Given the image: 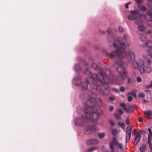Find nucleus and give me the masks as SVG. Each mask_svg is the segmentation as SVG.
Returning <instances> with one entry per match:
<instances>
[{"label":"nucleus","mask_w":152,"mask_h":152,"mask_svg":"<svg viewBox=\"0 0 152 152\" xmlns=\"http://www.w3.org/2000/svg\"><path fill=\"white\" fill-rule=\"evenodd\" d=\"M75 68L76 69L77 68V69H76L77 70H79L80 69V68L79 66L78 65H76L75 66Z\"/></svg>","instance_id":"obj_40"},{"label":"nucleus","mask_w":152,"mask_h":152,"mask_svg":"<svg viewBox=\"0 0 152 152\" xmlns=\"http://www.w3.org/2000/svg\"><path fill=\"white\" fill-rule=\"evenodd\" d=\"M118 126L121 127L123 129H124L125 127V125L123 123H121L120 122H118Z\"/></svg>","instance_id":"obj_19"},{"label":"nucleus","mask_w":152,"mask_h":152,"mask_svg":"<svg viewBox=\"0 0 152 152\" xmlns=\"http://www.w3.org/2000/svg\"><path fill=\"white\" fill-rule=\"evenodd\" d=\"M124 113V112L122 111L121 109H118L116 113L114 114V116L115 118L118 119H121V117L120 116L122 115Z\"/></svg>","instance_id":"obj_12"},{"label":"nucleus","mask_w":152,"mask_h":152,"mask_svg":"<svg viewBox=\"0 0 152 152\" xmlns=\"http://www.w3.org/2000/svg\"><path fill=\"white\" fill-rule=\"evenodd\" d=\"M84 74L85 75H89L91 74V72L89 71L87 69H86L84 72Z\"/></svg>","instance_id":"obj_24"},{"label":"nucleus","mask_w":152,"mask_h":152,"mask_svg":"<svg viewBox=\"0 0 152 152\" xmlns=\"http://www.w3.org/2000/svg\"><path fill=\"white\" fill-rule=\"evenodd\" d=\"M139 97L143 98L145 97L144 94L142 93H140L138 94Z\"/></svg>","instance_id":"obj_28"},{"label":"nucleus","mask_w":152,"mask_h":152,"mask_svg":"<svg viewBox=\"0 0 152 152\" xmlns=\"http://www.w3.org/2000/svg\"><path fill=\"white\" fill-rule=\"evenodd\" d=\"M113 142L114 143V144L115 145H117L118 143V141L117 140L116 137H113Z\"/></svg>","instance_id":"obj_23"},{"label":"nucleus","mask_w":152,"mask_h":152,"mask_svg":"<svg viewBox=\"0 0 152 152\" xmlns=\"http://www.w3.org/2000/svg\"><path fill=\"white\" fill-rule=\"evenodd\" d=\"M150 87H152V82H151V83Z\"/></svg>","instance_id":"obj_49"},{"label":"nucleus","mask_w":152,"mask_h":152,"mask_svg":"<svg viewBox=\"0 0 152 152\" xmlns=\"http://www.w3.org/2000/svg\"><path fill=\"white\" fill-rule=\"evenodd\" d=\"M119 133V131H118L117 129H112L111 133L112 134L113 136H116L117 134Z\"/></svg>","instance_id":"obj_15"},{"label":"nucleus","mask_w":152,"mask_h":152,"mask_svg":"<svg viewBox=\"0 0 152 152\" xmlns=\"http://www.w3.org/2000/svg\"><path fill=\"white\" fill-rule=\"evenodd\" d=\"M142 132L141 131H140L137 134L134 138V145H136L140 141Z\"/></svg>","instance_id":"obj_11"},{"label":"nucleus","mask_w":152,"mask_h":152,"mask_svg":"<svg viewBox=\"0 0 152 152\" xmlns=\"http://www.w3.org/2000/svg\"><path fill=\"white\" fill-rule=\"evenodd\" d=\"M92 67L95 69H99V67L95 63H93L92 65Z\"/></svg>","instance_id":"obj_20"},{"label":"nucleus","mask_w":152,"mask_h":152,"mask_svg":"<svg viewBox=\"0 0 152 152\" xmlns=\"http://www.w3.org/2000/svg\"><path fill=\"white\" fill-rule=\"evenodd\" d=\"M131 4V2H129L127 3H126L125 4V7L126 8L128 9L129 8L128 5Z\"/></svg>","instance_id":"obj_35"},{"label":"nucleus","mask_w":152,"mask_h":152,"mask_svg":"<svg viewBox=\"0 0 152 152\" xmlns=\"http://www.w3.org/2000/svg\"><path fill=\"white\" fill-rule=\"evenodd\" d=\"M132 134L136 136L137 135V132L136 129H133L132 132Z\"/></svg>","instance_id":"obj_27"},{"label":"nucleus","mask_w":152,"mask_h":152,"mask_svg":"<svg viewBox=\"0 0 152 152\" xmlns=\"http://www.w3.org/2000/svg\"><path fill=\"white\" fill-rule=\"evenodd\" d=\"M118 29H119V31L120 32H123V31H124L123 28L120 27H119Z\"/></svg>","instance_id":"obj_37"},{"label":"nucleus","mask_w":152,"mask_h":152,"mask_svg":"<svg viewBox=\"0 0 152 152\" xmlns=\"http://www.w3.org/2000/svg\"><path fill=\"white\" fill-rule=\"evenodd\" d=\"M124 39H126V37H124Z\"/></svg>","instance_id":"obj_54"},{"label":"nucleus","mask_w":152,"mask_h":152,"mask_svg":"<svg viewBox=\"0 0 152 152\" xmlns=\"http://www.w3.org/2000/svg\"><path fill=\"white\" fill-rule=\"evenodd\" d=\"M99 142V141L97 139H91L87 140L86 143L87 145H92L97 144Z\"/></svg>","instance_id":"obj_10"},{"label":"nucleus","mask_w":152,"mask_h":152,"mask_svg":"<svg viewBox=\"0 0 152 152\" xmlns=\"http://www.w3.org/2000/svg\"><path fill=\"white\" fill-rule=\"evenodd\" d=\"M116 145L118 146L120 149H121L123 147L121 144L118 143Z\"/></svg>","instance_id":"obj_31"},{"label":"nucleus","mask_w":152,"mask_h":152,"mask_svg":"<svg viewBox=\"0 0 152 152\" xmlns=\"http://www.w3.org/2000/svg\"><path fill=\"white\" fill-rule=\"evenodd\" d=\"M131 94V93H129V94H128V95H130V94Z\"/></svg>","instance_id":"obj_51"},{"label":"nucleus","mask_w":152,"mask_h":152,"mask_svg":"<svg viewBox=\"0 0 152 152\" xmlns=\"http://www.w3.org/2000/svg\"><path fill=\"white\" fill-rule=\"evenodd\" d=\"M109 99L110 101H113L114 100V97L113 96L110 97L109 98Z\"/></svg>","instance_id":"obj_42"},{"label":"nucleus","mask_w":152,"mask_h":152,"mask_svg":"<svg viewBox=\"0 0 152 152\" xmlns=\"http://www.w3.org/2000/svg\"><path fill=\"white\" fill-rule=\"evenodd\" d=\"M114 152V151H112L111 152Z\"/></svg>","instance_id":"obj_52"},{"label":"nucleus","mask_w":152,"mask_h":152,"mask_svg":"<svg viewBox=\"0 0 152 152\" xmlns=\"http://www.w3.org/2000/svg\"><path fill=\"white\" fill-rule=\"evenodd\" d=\"M134 96H136V95H135V94H134Z\"/></svg>","instance_id":"obj_55"},{"label":"nucleus","mask_w":152,"mask_h":152,"mask_svg":"<svg viewBox=\"0 0 152 152\" xmlns=\"http://www.w3.org/2000/svg\"><path fill=\"white\" fill-rule=\"evenodd\" d=\"M138 25V28L139 30L141 31H143L145 29V28L143 26V23L141 20L136 23Z\"/></svg>","instance_id":"obj_14"},{"label":"nucleus","mask_w":152,"mask_h":152,"mask_svg":"<svg viewBox=\"0 0 152 152\" xmlns=\"http://www.w3.org/2000/svg\"><path fill=\"white\" fill-rule=\"evenodd\" d=\"M135 55L132 51H129L127 61L130 64H132L133 67L136 69H138L141 73H149L151 72L152 69L151 67V61L150 60L139 59L137 61L135 60Z\"/></svg>","instance_id":"obj_3"},{"label":"nucleus","mask_w":152,"mask_h":152,"mask_svg":"<svg viewBox=\"0 0 152 152\" xmlns=\"http://www.w3.org/2000/svg\"><path fill=\"white\" fill-rule=\"evenodd\" d=\"M129 108H132V109L133 110H134V107H133L132 106H130L129 107Z\"/></svg>","instance_id":"obj_47"},{"label":"nucleus","mask_w":152,"mask_h":152,"mask_svg":"<svg viewBox=\"0 0 152 152\" xmlns=\"http://www.w3.org/2000/svg\"><path fill=\"white\" fill-rule=\"evenodd\" d=\"M140 8L141 10L143 11H145L146 9V8L145 6L142 5L140 6Z\"/></svg>","instance_id":"obj_25"},{"label":"nucleus","mask_w":152,"mask_h":152,"mask_svg":"<svg viewBox=\"0 0 152 152\" xmlns=\"http://www.w3.org/2000/svg\"><path fill=\"white\" fill-rule=\"evenodd\" d=\"M78 80H79L80 81V79L79 77L76 78L74 79V81H77Z\"/></svg>","instance_id":"obj_44"},{"label":"nucleus","mask_w":152,"mask_h":152,"mask_svg":"<svg viewBox=\"0 0 152 152\" xmlns=\"http://www.w3.org/2000/svg\"><path fill=\"white\" fill-rule=\"evenodd\" d=\"M121 38H120L115 40L113 46L115 50L112 51L110 53H107V56L111 59L115 58V64L118 66L117 67V70L121 79L116 77L112 74L110 70L107 69H100L99 74H93L87 77L85 81L81 83L82 89L87 90L90 81H93V84H91L92 90L89 91L88 93L90 99L87 100L85 103L86 105L96 106L98 105L96 100L97 95L94 91H97L101 96H107L109 93L107 90V88H106L105 90L102 89L103 84H108L109 82L120 84L122 83V81L126 78L127 71L126 68L127 66V64L123 60L126 54L124 51L126 45L121 41Z\"/></svg>","instance_id":"obj_1"},{"label":"nucleus","mask_w":152,"mask_h":152,"mask_svg":"<svg viewBox=\"0 0 152 152\" xmlns=\"http://www.w3.org/2000/svg\"><path fill=\"white\" fill-rule=\"evenodd\" d=\"M132 99V98L131 96H128V101L129 102H131Z\"/></svg>","instance_id":"obj_36"},{"label":"nucleus","mask_w":152,"mask_h":152,"mask_svg":"<svg viewBox=\"0 0 152 152\" xmlns=\"http://www.w3.org/2000/svg\"><path fill=\"white\" fill-rule=\"evenodd\" d=\"M125 90L123 86H121L120 88V90L122 92H124Z\"/></svg>","instance_id":"obj_29"},{"label":"nucleus","mask_w":152,"mask_h":152,"mask_svg":"<svg viewBox=\"0 0 152 152\" xmlns=\"http://www.w3.org/2000/svg\"><path fill=\"white\" fill-rule=\"evenodd\" d=\"M131 82V80L130 78H128L127 80V83H129Z\"/></svg>","instance_id":"obj_46"},{"label":"nucleus","mask_w":152,"mask_h":152,"mask_svg":"<svg viewBox=\"0 0 152 152\" xmlns=\"http://www.w3.org/2000/svg\"><path fill=\"white\" fill-rule=\"evenodd\" d=\"M132 129V127H129V126H128L126 129V142H128L130 139Z\"/></svg>","instance_id":"obj_9"},{"label":"nucleus","mask_w":152,"mask_h":152,"mask_svg":"<svg viewBox=\"0 0 152 152\" xmlns=\"http://www.w3.org/2000/svg\"><path fill=\"white\" fill-rule=\"evenodd\" d=\"M124 109L127 112H129V110L126 108V107L124 108Z\"/></svg>","instance_id":"obj_45"},{"label":"nucleus","mask_w":152,"mask_h":152,"mask_svg":"<svg viewBox=\"0 0 152 152\" xmlns=\"http://www.w3.org/2000/svg\"><path fill=\"white\" fill-rule=\"evenodd\" d=\"M148 3L147 4L148 7L150 8V10L147 12V15L146 16V18L147 20L151 21L152 20V12L151 9L152 8V0H147Z\"/></svg>","instance_id":"obj_7"},{"label":"nucleus","mask_w":152,"mask_h":152,"mask_svg":"<svg viewBox=\"0 0 152 152\" xmlns=\"http://www.w3.org/2000/svg\"><path fill=\"white\" fill-rule=\"evenodd\" d=\"M92 123L94 124L92 125L87 126L84 130V133L86 135H89L91 134L93 132L97 131L99 130L98 128L95 125L98 124H95L92 122H89V123Z\"/></svg>","instance_id":"obj_5"},{"label":"nucleus","mask_w":152,"mask_h":152,"mask_svg":"<svg viewBox=\"0 0 152 152\" xmlns=\"http://www.w3.org/2000/svg\"><path fill=\"white\" fill-rule=\"evenodd\" d=\"M110 148L112 150V151H114V147L112 142H110Z\"/></svg>","instance_id":"obj_21"},{"label":"nucleus","mask_w":152,"mask_h":152,"mask_svg":"<svg viewBox=\"0 0 152 152\" xmlns=\"http://www.w3.org/2000/svg\"><path fill=\"white\" fill-rule=\"evenodd\" d=\"M107 33L109 34H110L112 32V30L110 28H108L107 30Z\"/></svg>","instance_id":"obj_41"},{"label":"nucleus","mask_w":152,"mask_h":152,"mask_svg":"<svg viewBox=\"0 0 152 152\" xmlns=\"http://www.w3.org/2000/svg\"><path fill=\"white\" fill-rule=\"evenodd\" d=\"M130 12V15L128 17L129 20H134L136 23L141 20L142 16L139 13L138 11L136 10H131Z\"/></svg>","instance_id":"obj_4"},{"label":"nucleus","mask_w":152,"mask_h":152,"mask_svg":"<svg viewBox=\"0 0 152 152\" xmlns=\"http://www.w3.org/2000/svg\"><path fill=\"white\" fill-rule=\"evenodd\" d=\"M143 133H147L148 135V139L147 143L149 145V147L151 149V152H152V144L151 142V141L152 140V132L151 129L150 128H148L147 129V132L145 131H142Z\"/></svg>","instance_id":"obj_8"},{"label":"nucleus","mask_w":152,"mask_h":152,"mask_svg":"<svg viewBox=\"0 0 152 152\" xmlns=\"http://www.w3.org/2000/svg\"><path fill=\"white\" fill-rule=\"evenodd\" d=\"M97 148V147H92L91 148L87 150V152H92Z\"/></svg>","instance_id":"obj_18"},{"label":"nucleus","mask_w":152,"mask_h":152,"mask_svg":"<svg viewBox=\"0 0 152 152\" xmlns=\"http://www.w3.org/2000/svg\"><path fill=\"white\" fill-rule=\"evenodd\" d=\"M125 122L126 124L127 125H129L130 124V122L128 119V118H127L125 120Z\"/></svg>","instance_id":"obj_33"},{"label":"nucleus","mask_w":152,"mask_h":152,"mask_svg":"<svg viewBox=\"0 0 152 152\" xmlns=\"http://www.w3.org/2000/svg\"><path fill=\"white\" fill-rule=\"evenodd\" d=\"M145 91L146 92H148V91L149 92V91L148 90H145Z\"/></svg>","instance_id":"obj_50"},{"label":"nucleus","mask_w":152,"mask_h":152,"mask_svg":"<svg viewBox=\"0 0 152 152\" xmlns=\"http://www.w3.org/2000/svg\"><path fill=\"white\" fill-rule=\"evenodd\" d=\"M138 121L139 122H142L143 121V119L142 117H140L138 118Z\"/></svg>","instance_id":"obj_43"},{"label":"nucleus","mask_w":152,"mask_h":152,"mask_svg":"<svg viewBox=\"0 0 152 152\" xmlns=\"http://www.w3.org/2000/svg\"><path fill=\"white\" fill-rule=\"evenodd\" d=\"M147 88H149V87L148 86H147Z\"/></svg>","instance_id":"obj_53"},{"label":"nucleus","mask_w":152,"mask_h":152,"mask_svg":"<svg viewBox=\"0 0 152 152\" xmlns=\"http://www.w3.org/2000/svg\"><path fill=\"white\" fill-rule=\"evenodd\" d=\"M85 113L80 118L75 119L74 121L75 124L77 126H79L82 124L84 122H92L95 124L98 123L97 120L100 116L103 115L102 110H97L96 106L91 105H86Z\"/></svg>","instance_id":"obj_2"},{"label":"nucleus","mask_w":152,"mask_h":152,"mask_svg":"<svg viewBox=\"0 0 152 152\" xmlns=\"http://www.w3.org/2000/svg\"><path fill=\"white\" fill-rule=\"evenodd\" d=\"M76 85H79V84H76Z\"/></svg>","instance_id":"obj_56"},{"label":"nucleus","mask_w":152,"mask_h":152,"mask_svg":"<svg viewBox=\"0 0 152 152\" xmlns=\"http://www.w3.org/2000/svg\"><path fill=\"white\" fill-rule=\"evenodd\" d=\"M142 1V0H136V3L139 5Z\"/></svg>","instance_id":"obj_30"},{"label":"nucleus","mask_w":152,"mask_h":152,"mask_svg":"<svg viewBox=\"0 0 152 152\" xmlns=\"http://www.w3.org/2000/svg\"><path fill=\"white\" fill-rule=\"evenodd\" d=\"M120 105L121 107H123L124 109V108L126 107H125V104L124 103H121L120 104Z\"/></svg>","instance_id":"obj_38"},{"label":"nucleus","mask_w":152,"mask_h":152,"mask_svg":"<svg viewBox=\"0 0 152 152\" xmlns=\"http://www.w3.org/2000/svg\"><path fill=\"white\" fill-rule=\"evenodd\" d=\"M145 45L148 48L147 51L149 53L147 56V59L146 60L149 59L150 60V58H152V42L150 40H149L145 43Z\"/></svg>","instance_id":"obj_6"},{"label":"nucleus","mask_w":152,"mask_h":152,"mask_svg":"<svg viewBox=\"0 0 152 152\" xmlns=\"http://www.w3.org/2000/svg\"><path fill=\"white\" fill-rule=\"evenodd\" d=\"M146 146L145 144H142V146L140 148V150L141 152H144L146 149Z\"/></svg>","instance_id":"obj_16"},{"label":"nucleus","mask_w":152,"mask_h":152,"mask_svg":"<svg viewBox=\"0 0 152 152\" xmlns=\"http://www.w3.org/2000/svg\"><path fill=\"white\" fill-rule=\"evenodd\" d=\"M112 90L116 93H118L119 92V90L116 88H112Z\"/></svg>","instance_id":"obj_34"},{"label":"nucleus","mask_w":152,"mask_h":152,"mask_svg":"<svg viewBox=\"0 0 152 152\" xmlns=\"http://www.w3.org/2000/svg\"><path fill=\"white\" fill-rule=\"evenodd\" d=\"M113 107L112 106H110L109 107V110L110 111H112L113 109Z\"/></svg>","instance_id":"obj_39"},{"label":"nucleus","mask_w":152,"mask_h":152,"mask_svg":"<svg viewBox=\"0 0 152 152\" xmlns=\"http://www.w3.org/2000/svg\"><path fill=\"white\" fill-rule=\"evenodd\" d=\"M137 80L138 82H140L142 81V80L141 77H137Z\"/></svg>","instance_id":"obj_32"},{"label":"nucleus","mask_w":152,"mask_h":152,"mask_svg":"<svg viewBox=\"0 0 152 152\" xmlns=\"http://www.w3.org/2000/svg\"><path fill=\"white\" fill-rule=\"evenodd\" d=\"M105 135V134L104 133L98 134V136L100 139L103 138Z\"/></svg>","instance_id":"obj_22"},{"label":"nucleus","mask_w":152,"mask_h":152,"mask_svg":"<svg viewBox=\"0 0 152 152\" xmlns=\"http://www.w3.org/2000/svg\"><path fill=\"white\" fill-rule=\"evenodd\" d=\"M109 122L112 126H113L115 124L114 122L111 120H109Z\"/></svg>","instance_id":"obj_26"},{"label":"nucleus","mask_w":152,"mask_h":152,"mask_svg":"<svg viewBox=\"0 0 152 152\" xmlns=\"http://www.w3.org/2000/svg\"><path fill=\"white\" fill-rule=\"evenodd\" d=\"M144 115L148 119H151L152 116V112L149 110H147L144 112Z\"/></svg>","instance_id":"obj_13"},{"label":"nucleus","mask_w":152,"mask_h":152,"mask_svg":"<svg viewBox=\"0 0 152 152\" xmlns=\"http://www.w3.org/2000/svg\"><path fill=\"white\" fill-rule=\"evenodd\" d=\"M151 33V31H148L147 32V33L148 34H150Z\"/></svg>","instance_id":"obj_48"},{"label":"nucleus","mask_w":152,"mask_h":152,"mask_svg":"<svg viewBox=\"0 0 152 152\" xmlns=\"http://www.w3.org/2000/svg\"><path fill=\"white\" fill-rule=\"evenodd\" d=\"M139 37L140 40L142 41H145L146 39L145 36L142 34L140 35Z\"/></svg>","instance_id":"obj_17"}]
</instances>
